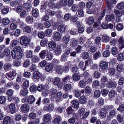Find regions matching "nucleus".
Segmentation results:
<instances>
[{
    "mask_svg": "<svg viewBox=\"0 0 124 124\" xmlns=\"http://www.w3.org/2000/svg\"><path fill=\"white\" fill-rule=\"evenodd\" d=\"M20 44L21 45L26 46L29 45L31 40L29 38L24 36H22L20 38Z\"/></svg>",
    "mask_w": 124,
    "mask_h": 124,
    "instance_id": "1",
    "label": "nucleus"
},
{
    "mask_svg": "<svg viewBox=\"0 0 124 124\" xmlns=\"http://www.w3.org/2000/svg\"><path fill=\"white\" fill-rule=\"evenodd\" d=\"M16 74V71L13 70L10 71L8 73H6V77L9 80H12L15 78Z\"/></svg>",
    "mask_w": 124,
    "mask_h": 124,
    "instance_id": "2",
    "label": "nucleus"
},
{
    "mask_svg": "<svg viewBox=\"0 0 124 124\" xmlns=\"http://www.w3.org/2000/svg\"><path fill=\"white\" fill-rule=\"evenodd\" d=\"M11 54L14 59H19L22 57V55L21 54L15 51H12Z\"/></svg>",
    "mask_w": 124,
    "mask_h": 124,
    "instance_id": "3",
    "label": "nucleus"
},
{
    "mask_svg": "<svg viewBox=\"0 0 124 124\" xmlns=\"http://www.w3.org/2000/svg\"><path fill=\"white\" fill-rule=\"evenodd\" d=\"M62 120V118L60 115H56L55 116L54 119L52 120V122L54 124H59Z\"/></svg>",
    "mask_w": 124,
    "mask_h": 124,
    "instance_id": "4",
    "label": "nucleus"
},
{
    "mask_svg": "<svg viewBox=\"0 0 124 124\" xmlns=\"http://www.w3.org/2000/svg\"><path fill=\"white\" fill-rule=\"evenodd\" d=\"M21 111L23 113H27L28 112L30 107L29 105L27 104H24L22 105L21 107Z\"/></svg>",
    "mask_w": 124,
    "mask_h": 124,
    "instance_id": "5",
    "label": "nucleus"
},
{
    "mask_svg": "<svg viewBox=\"0 0 124 124\" xmlns=\"http://www.w3.org/2000/svg\"><path fill=\"white\" fill-rule=\"evenodd\" d=\"M61 34L59 32H57L54 33L53 36V39L55 41H59L61 39Z\"/></svg>",
    "mask_w": 124,
    "mask_h": 124,
    "instance_id": "6",
    "label": "nucleus"
},
{
    "mask_svg": "<svg viewBox=\"0 0 124 124\" xmlns=\"http://www.w3.org/2000/svg\"><path fill=\"white\" fill-rule=\"evenodd\" d=\"M54 67V65L52 62H47L45 67V70L47 71H50L53 70Z\"/></svg>",
    "mask_w": 124,
    "mask_h": 124,
    "instance_id": "7",
    "label": "nucleus"
},
{
    "mask_svg": "<svg viewBox=\"0 0 124 124\" xmlns=\"http://www.w3.org/2000/svg\"><path fill=\"white\" fill-rule=\"evenodd\" d=\"M54 105L53 104H49L48 106H45L43 108L44 110L47 111H52L54 108Z\"/></svg>",
    "mask_w": 124,
    "mask_h": 124,
    "instance_id": "8",
    "label": "nucleus"
},
{
    "mask_svg": "<svg viewBox=\"0 0 124 124\" xmlns=\"http://www.w3.org/2000/svg\"><path fill=\"white\" fill-rule=\"evenodd\" d=\"M108 80L106 76H103L101 78V87H104L105 85V83L107 82L108 81Z\"/></svg>",
    "mask_w": 124,
    "mask_h": 124,
    "instance_id": "9",
    "label": "nucleus"
},
{
    "mask_svg": "<svg viewBox=\"0 0 124 124\" xmlns=\"http://www.w3.org/2000/svg\"><path fill=\"white\" fill-rule=\"evenodd\" d=\"M106 85L108 87L114 89L116 88L117 84L116 82L110 81L107 83Z\"/></svg>",
    "mask_w": 124,
    "mask_h": 124,
    "instance_id": "10",
    "label": "nucleus"
},
{
    "mask_svg": "<svg viewBox=\"0 0 124 124\" xmlns=\"http://www.w3.org/2000/svg\"><path fill=\"white\" fill-rule=\"evenodd\" d=\"M109 115L107 116V119L108 120H111V118L115 116L116 115V112L113 109L109 111Z\"/></svg>",
    "mask_w": 124,
    "mask_h": 124,
    "instance_id": "11",
    "label": "nucleus"
},
{
    "mask_svg": "<svg viewBox=\"0 0 124 124\" xmlns=\"http://www.w3.org/2000/svg\"><path fill=\"white\" fill-rule=\"evenodd\" d=\"M48 52V50L46 49L42 51L39 53L40 57L41 59H43Z\"/></svg>",
    "mask_w": 124,
    "mask_h": 124,
    "instance_id": "12",
    "label": "nucleus"
},
{
    "mask_svg": "<svg viewBox=\"0 0 124 124\" xmlns=\"http://www.w3.org/2000/svg\"><path fill=\"white\" fill-rule=\"evenodd\" d=\"M51 115L50 114H46L43 117L44 121L46 123H47L51 120Z\"/></svg>",
    "mask_w": 124,
    "mask_h": 124,
    "instance_id": "13",
    "label": "nucleus"
},
{
    "mask_svg": "<svg viewBox=\"0 0 124 124\" xmlns=\"http://www.w3.org/2000/svg\"><path fill=\"white\" fill-rule=\"evenodd\" d=\"M55 70L58 74H61L62 71V67L60 65H56L55 67Z\"/></svg>",
    "mask_w": 124,
    "mask_h": 124,
    "instance_id": "14",
    "label": "nucleus"
},
{
    "mask_svg": "<svg viewBox=\"0 0 124 124\" xmlns=\"http://www.w3.org/2000/svg\"><path fill=\"white\" fill-rule=\"evenodd\" d=\"M106 111L104 109H103V108L101 109L100 112L99 116L101 118H103L106 117Z\"/></svg>",
    "mask_w": 124,
    "mask_h": 124,
    "instance_id": "15",
    "label": "nucleus"
},
{
    "mask_svg": "<svg viewBox=\"0 0 124 124\" xmlns=\"http://www.w3.org/2000/svg\"><path fill=\"white\" fill-rule=\"evenodd\" d=\"M70 52V50H67L62 55L61 57V59L62 60V61H65L66 57Z\"/></svg>",
    "mask_w": 124,
    "mask_h": 124,
    "instance_id": "16",
    "label": "nucleus"
},
{
    "mask_svg": "<svg viewBox=\"0 0 124 124\" xmlns=\"http://www.w3.org/2000/svg\"><path fill=\"white\" fill-rule=\"evenodd\" d=\"M28 93V90L27 89L23 88L21 90L20 95L21 96H26Z\"/></svg>",
    "mask_w": 124,
    "mask_h": 124,
    "instance_id": "17",
    "label": "nucleus"
},
{
    "mask_svg": "<svg viewBox=\"0 0 124 124\" xmlns=\"http://www.w3.org/2000/svg\"><path fill=\"white\" fill-rule=\"evenodd\" d=\"M94 22V18L92 16H90L87 18L86 21V23L89 25H91L93 24Z\"/></svg>",
    "mask_w": 124,
    "mask_h": 124,
    "instance_id": "18",
    "label": "nucleus"
},
{
    "mask_svg": "<svg viewBox=\"0 0 124 124\" xmlns=\"http://www.w3.org/2000/svg\"><path fill=\"white\" fill-rule=\"evenodd\" d=\"M10 112L12 113H14L15 112L16 108L15 105L13 103H11L9 106Z\"/></svg>",
    "mask_w": 124,
    "mask_h": 124,
    "instance_id": "19",
    "label": "nucleus"
},
{
    "mask_svg": "<svg viewBox=\"0 0 124 124\" xmlns=\"http://www.w3.org/2000/svg\"><path fill=\"white\" fill-rule=\"evenodd\" d=\"M11 120V117L9 116L5 117L3 120L4 124H8L10 123Z\"/></svg>",
    "mask_w": 124,
    "mask_h": 124,
    "instance_id": "20",
    "label": "nucleus"
},
{
    "mask_svg": "<svg viewBox=\"0 0 124 124\" xmlns=\"http://www.w3.org/2000/svg\"><path fill=\"white\" fill-rule=\"evenodd\" d=\"M79 101L81 104H84L86 103L87 101L85 96L84 95L81 96L79 99Z\"/></svg>",
    "mask_w": 124,
    "mask_h": 124,
    "instance_id": "21",
    "label": "nucleus"
},
{
    "mask_svg": "<svg viewBox=\"0 0 124 124\" xmlns=\"http://www.w3.org/2000/svg\"><path fill=\"white\" fill-rule=\"evenodd\" d=\"M22 1L21 0H15V1L11 2L10 4L12 7H14L16 5H20Z\"/></svg>",
    "mask_w": 124,
    "mask_h": 124,
    "instance_id": "22",
    "label": "nucleus"
},
{
    "mask_svg": "<svg viewBox=\"0 0 124 124\" xmlns=\"http://www.w3.org/2000/svg\"><path fill=\"white\" fill-rule=\"evenodd\" d=\"M66 28L65 26L63 24H60L58 26V30L62 32H64Z\"/></svg>",
    "mask_w": 124,
    "mask_h": 124,
    "instance_id": "23",
    "label": "nucleus"
},
{
    "mask_svg": "<svg viewBox=\"0 0 124 124\" xmlns=\"http://www.w3.org/2000/svg\"><path fill=\"white\" fill-rule=\"evenodd\" d=\"M71 77L69 75H67L63 79L62 81L64 84H66L67 83L69 82L70 80Z\"/></svg>",
    "mask_w": 124,
    "mask_h": 124,
    "instance_id": "24",
    "label": "nucleus"
},
{
    "mask_svg": "<svg viewBox=\"0 0 124 124\" xmlns=\"http://www.w3.org/2000/svg\"><path fill=\"white\" fill-rule=\"evenodd\" d=\"M35 98L33 95H30L28 97V102L29 104H32L35 101Z\"/></svg>",
    "mask_w": 124,
    "mask_h": 124,
    "instance_id": "25",
    "label": "nucleus"
},
{
    "mask_svg": "<svg viewBox=\"0 0 124 124\" xmlns=\"http://www.w3.org/2000/svg\"><path fill=\"white\" fill-rule=\"evenodd\" d=\"M101 68L104 70L108 68L107 62H102L100 64Z\"/></svg>",
    "mask_w": 124,
    "mask_h": 124,
    "instance_id": "26",
    "label": "nucleus"
},
{
    "mask_svg": "<svg viewBox=\"0 0 124 124\" xmlns=\"http://www.w3.org/2000/svg\"><path fill=\"white\" fill-rule=\"evenodd\" d=\"M63 89L64 90L66 91L71 90L72 89L71 85L70 84H65Z\"/></svg>",
    "mask_w": 124,
    "mask_h": 124,
    "instance_id": "27",
    "label": "nucleus"
},
{
    "mask_svg": "<svg viewBox=\"0 0 124 124\" xmlns=\"http://www.w3.org/2000/svg\"><path fill=\"white\" fill-rule=\"evenodd\" d=\"M61 47L60 45H58L54 49V52L56 55H59L61 53L62 51L61 50Z\"/></svg>",
    "mask_w": 124,
    "mask_h": 124,
    "instance_id": "28",
    "label": "nucleus"
},
{
    "mask_svg": "<svg viewBox=\"0 0 124 124\" xmlns=\"http://www.w3.org/2000/svg\"><path fill=\"white\" fill-rule=\"evenodd\" d=\"M71 104L73 105L74 107L77 109L79 107V104L78 102L76 100H73L71 101Z\"/></svg>",
    "mask_w": 124,
    "mask_h": 124,
    "instance_id": "29",
    "label": "nucleus"
},
{
    "mask_svg": "<svg viewBox=\"0 0 124 124\" xmlns=\"http://www.w3.org/2000/svg\"><path fill=\"white\" fill-rule=\"evenodd\" d=\"M40 75L41 74L39 72L35 71L33 74V77L35 79H38L40 78Z\"/></svg>",
    "mask_w": 124,
    "mask_h": 124,
    "instance_id": "30",
    "label": "nucleus"
},
{
    "mask_svg": "<svg viewBox=\"0 0 124 124\" xmlns=\"http://www.w3.org/2000/svg\"><path fill=\"white\" fill-rule=\"evenodd\" d=\"M80 76L78 73L74 74L72 78L74 80L78 81L80 79Z\"/></svg>",
    "mask_w": 124,
    "mask_h": 124,
    "instance_id": "31",
    "label": "nucleus"
},
{
    "mask_svg": "<svg viewBox=\"0 0 124 124\" xmlns=\"http://www.w3.org/2000/svg\"><path fill=\"white\" fill-rule=\"evenodd\" d=\"M10 20L7 18H5L2 20V24L4 25H7L8 24L10 23Z\"/></svg>",
    "mask_w": 124,
    "mask_h": 124,
    "instance_id": "32",
    "label": "nucleus"
},
{
    "mask_svg": "<svg viewBox=\"0 0 124 124\" xmlns=\"http://www.w3.org/2000/svg\"><path fill=\"white\" fill-rule=\"evenodd\" d=\"M62 42L67 44L70 41V38L67 36H64L62 39Z\"/></svg>",
    "mask_w": 124,
    "mask_h": 124,
    "instance_id": "33",
    "label": "nucleus"
},
{
    "mask_svg": "<svg viewBox=\"0 0 124 124\" xmlns=\"http://www.w3.org/2000/svg\"><path fill=\"white\" fill-rule=\"evenodd\" d=\"M47 39L44 38L42 39L40 42V45L42 47L45 46L48 42Z\"/></svg>",
    "mask_w": 124,
    "mask_h": 124,
    "instance_id": "34",
    "label": "nucleus"
},
{
    "mask_svg": "<svg viewBox=\"0 0 124 124\" xmlns=\"http://www.w3.org/2000/svg\"><path fill=\"white\" fill-rule=\"evenodd\" d=\"M106 20L107 22L110 21L114 19V15H107L106 16Z\"/></svg>",
    "mask_w": 124,
    "mask_h": 124,
    "instance_id": "35",
    "label": "nucleus"
},
{
    "mask_svg": "<svg viewBox=\"0 0 124 124\" xmlns=\"http://www.w3.org/2000/svg\"><path fill=\"white\" fill-rule=\"evenodd\" d=\"M48 46L52 48H54L56 46V43L54 41L49 42L48 44Z\"/></svg>",
    "mask_w": 124,
    "mask_h": 124,
    "instance_id": "36",
    "label": "nucleus"
},
{
    "mask_svg": "<svg viewBox=\"0 0 124 124\" xmlns=\"http://www.w3.org/2000/svg\"><path fill=\"white\" fill-rule=\"evenodd\" d=\"M86 83L84 81L81 80L79 82L78 85L80 87L84 88L86 86Z\"/></svg>",
    "mask_w": 124,
    "mask_h": 124,
    "instance_id": "37",
    "label": "nucleus"
},
{
    "mask_svg": "<svg viewBox=\"0 0 124 124\" xmlns=\"http://www.w3.org/2000/svg\"><path fill=\"white\" fill-rule=\"evenodd\" d=\"M74 111V110L72 109L71 107V106L68 107L66 109L67 114L68 116L70 115V114H72V112Z\"/></svg>",
    "mask_w": 124,
    "mask_h": 124,
    "instance_id": "38",
    "label": "nucleus"
},
{
    "mask_svg": "<svg viewBox=\"0 0 124 124\" xmlns=\"http://www.w3.org/2000/svg\"><path fill=\"white\" fill-rule=\"evenodd\" d=\"M10 51L8 48L5 49L3 52V54L5 56H9L10 54Z\"/></svg>",
    "mask_w": 124,
    "mask_h": 124,
    "instance_id": "39",
    "label": "nucleus"
},
{
    "mask_svg": "<svg viewBox=\"0 0 124 124\" xmlns=\"http://www.w3.org/2000/svg\"><path fill=\"white\" fill-rule=\"evenodd\" d=\"M88 63L85 62V65H84L83 64L84 62H80L79 64V67L81 68H82L84 67H85L83 69V70L84 71L86 68V66L88 65Z\"/></svg>",
    "mask_w": 124,
    "mask_h": 124,
    "instance_id": "40",
    "label": "nucleus"
},
{
    "mask_svg": "<svg viewBox=\"0 0 124 124\" xmlns=\"http://www.w3.org/2000/svg\"><path fill=\"white\" fill-rule=\"evenodd\" d=\"M22 6L23 8L26 10L29 9L31 8V5L30 3H24Z\"/></svg>",
    "mask_w": 124,
    "mask_h": 124,
    "instance_id": "41",
    "label": "nucleus"
},
{
    "mask_svg": "<svg viewBox=\"0 0 124 124\" xmlns=\"http://www.w3.org/2000/svg\"><path fill=\"white\" fill-rule=\"evenodd\" d=\"M26 21L27 22L30 23L33 22V17L32 16H28L26 18Z\"/></svg>",
    "mask_w": 124,
    "mask_h": 124,
    "instance_id": "42",
    "label": "nucleus"
},
{
    "mask_svg": "<svg viewBox=\"0 0 124 124\" xmlns=\"http://www.w3.org/2000/svg\"><path fill=\"white\" fill-rule=\"evenodd\" d=\"M102 39L103 42H108L109 40V36H107L103 35Z\"/></svg>",
    "mask_w": 124,
    "mask_h": 124,
    "instance_id": "43",
    "label": "nucleus"
},
{
    "mask_svg": "<svg viewBox=\"0 0 124 124\" xmlns=\"http://www.w3.org/2000/svg\"><path fill=\"white\" fill-rule=\"evenodd\" d=\"M117 7L118 9H122L124 8V3L123 2H121L117 5Z\"/></svg>",
    "mask_w": 124,
    "mask_h": 124,
    "instance_id": "44",
    "label": "nucleus"
},
{
    "mask_svg": "<svg viewBox=\"0 0 124 124\" xmlns=\"http://www.w3.org/2000/svg\"><path fill=\"white\" fill-rule=\"evenodd\" d=\"M108 74L110 76H113L114 75L115 70L113 68H111L108 70Z\"/></svg>",
    "mask_w": 124,
    "mask_h": 124,
    "instance_id": "45",
    "label": "nucleus"
},
{
    "mask_svg": "<svg viewBox=\"0 0 124 124\" xmlns=\"http://www.w3.org/2000/svg\"><path fill=\"white\" fill-rule=\"evenodd\" d=\"M32 15L35 17H37L38 15L39 14V13L38 12V10L37 9H32Z\"/></svg>",
    "mask_w": 124,
    "mask_h": 124,
    "instance_id": "46",
    "label": "nucleus"
},
{
    "mask_svg": "<svg viewBox=\"0 0 124 124\" xmlns=\"http://www.w3.org/2000/svg\"><path fill=\"white\" fill-rule=\"evenodd\" d=\"M124 28L123 24L121 23H119L117 24L116 27V29L119 31H121Z\"/></svg>",
    "mask_w": 124,
    "mask_h": 124,
    "instance_id": "47",
    "label": "nucleus"
},
{
    "mask_svg": "<svg viewBox=\"0 0 124 124\" xmlns=\"http://www.w3.org/2000/svg\"><path fill=\"white\" fill-rule=\"evenodd\" d=\"M105 10H103L98 18V21L100 23V21L102 19L105 15Z\"/></svg>",
    "mask_w": 124,
    "mask_h": 124,
    "instance_id": "48",
    "label": "nucleus"
},
{
    "mask_svg": "<svg viewBox=\"0 0 124 124\" xmlns=\"http://www.w3.org/2000/svg\"><path fill=\"white\" fill-rule=\"evenodd\" d=\"M6 100V97L4 96L0 97V104H3L5 103Z\"/></svg>",
    "mask_w": 124,
    "mask_h": 124,
    "instance_id": "49",
    "label": "nucleus"
},
{
    "mask_svg": "<svg viewBox=\"0 0 124 124\" xmlns=\"http://www.w3.org/2000/svg\"><path fill=\"white\" fill-rule=\"evenodd\" d=\"M13 49L14 50L12 51H15L19 53L21 52L22 51V49L19 46H16Z\"/></svg>",
    "mask_w": 124,
    "mask_h": 124,
    "instance_id": "50",
    "label": "nucleus"
},
{
    "mask_svg": "<svg viewBox=\"0 0 124 124\" xmlns=\"http://www.w3.org/2000/svg\"><path fill=\"white\" fill-rule=\"evenodd\" d=\"M100 94L101 92L100 91L98 90H95L94 93V97L97 98H98L100 96Z\"/></svg>",
    "mask_w": 124,
    "mask_h": 124,
    "instance_id": "51",
    "label": "nucleus"
},
{
    "mask_svg": "<svg viewBox=\"0 0 124 124\" xmlns=\"http://www.w3.org/2000/svg\"><path fill=\"white\" fill-rule=\"evenodd\" d=\"M114 13L117 17H120L122 15V14L121 11L117 10H115Z\"/></svg>",
    "mask_w": 124,
    "mask_h": 124,
    "instance_id": "52",
    "label": "nucleus"
},
{
    "mask_svg": "<svg viewBox=\"0 0 124 124\" xmlns=\"http://www.w3.org/2000/svg\"><path fill=\"white\" fill-rule=\"evenodd\" d=\"M117 120L119 123H121L123 122V118L120 114H118L117 116Z\"/></svg>",
    "mask_w": 124,
    "mask_h": 124,
    "instance_id": "53",
    "label": "nucleus"
},
{
    "mask_svg": "<svg viewBox=\"0 0 124 124\" xmlns=\"http://www.w3.org/2000/svg\"><path fill=\"white\" fill-rule=\"evenodd\" d=\"M85 112V109L83 108H81L79 109L78 111V114L80 116L83 115Z\"/></svg>",
    "mask_w": 124,
    "mask_h": 124,
    "instance_id": "54",
    "label": "nucleus"
},
{
    "mask_svg": "<svg viewBox=\"0 0 124 124\" xmlns=\"http://www.w3.org/2000/svg\"><path fill=\"white\" fill-rule=\"evenodd\" d=\"M29 82L27 80H25L24 82L23 87V88L27 89L29 86Z\"/></svg>",
    "mask_w": 124,
    "mask_h": 124,
    "instance_id": "55",
    "label": "nucleus"
},
{
    "mask_svg": "<svg viewBox=\"0 0 124 124\" xmlns=\"http://www.w3.org/2000/svg\"><path fill=\"white\" fill-rule=\"evenodd\" d=\"M62 96V93H58L56 95V100L57 102H58L60 101L61 98Z\"/></svg>",
    "mask_w": 124,
    "mask_h": 124,
    "instance_id": "56",
    "label": "nucleus"
},
{
    "mask_svg": "<svg viewBox=\"0 0 124 124\" xmlns=\"http://www.w3.org/2000/svg\"><path fill=\"white\" fill-rule=\"evenodd\" d=\"M60 82V78H59L56 77L54 78V85H57Z\"/></svg>",
    "mask_w": 124,
    "mask_h": 124,
    "instance_id": "57",
    "label": "nucleus"
},
{
    "mask_svg": "<svg viewBox=\"0 0 124 124\" xmlns=\"http://www.w3.org/2000/svg\"><path fill=\"white\" fill-rule=\"evenodd\" d=\"M101 92L102 95L104 96H106L108 93V91L104 89L101 90Z\"/></svg>",
    "mask_w": 124,
    "mask_h": 124,
    "instance_id": "58",
    "label": "nucleus"
},
{
    "mask_svg": "<svg viewBox=\"0 0 124 124\" xmlns=\"http://www.w3.org/2000/svg\"><path fill=\"white\" fill-rule=\"evenodd\" d=\"M11 66V65L9 63H6L4 66V69L5 70L7 71L10 68Z\"/></svg>",
    "mask_w": 124,
    "mask_h": 124,
    "instance_id": "59",
    "label": "nucleus"
},
{
    "mask_svg": "<svg viewBox=\"0 0 124 124\" xmlns=\"http://www.w3.org/2000/svg\"><path fill=\"white\" fill-rule=\"evenodd\" d=\"M71 17V16L70 14L68 13L65 14L64 16V18L65 20L68 21Z\"/></svg>",
    "mask_w": 124,
    "mask_h": 124,
    "instance_id": "60",
    "label": "nucleus"
},
{
    "mask_svg": "<svg viewBox=\"0 0 124 124\" xmlns=\"http://www.w3.org/2000/svg\"><path fill=\"white\" fill-rule=\"evenodd\" d=\"M16 24L12 21V23L10 25V29L13 30H15L17 28Z\"/></svg>",
    "mask_w": 124,
    "mask_h": 124,
    "instance_id": "61",
    "label": "nucleus"
},
{
    "mask_svg": "<svg viewBox=\"0 0 124 124\" xmlns=\"http://www.w3.org/2000/svg\"><path fill=\"white\" fill-rule=\"evenodd\" d=\"M124 69V67L123 65L120 63L117 65V70L118 71H121Z\"/></svg>",
    "mask_w": 124,
    "mask_h": 124,
    "instance_id": "62",
    "label": "nucleus"
},
{
    "mask_svg": "<svg viewBox=\"0 0 124 124\" xmlns=\"http://www.w3.org/2000/svg\"><path fill=\"white\" fill-rule=\"evenodd\" d=\"M74 94L75 96L77 97H79L81 95L78 90L75 89L74 90Z\"/></svg>",
    "mask_w": 124,
    "mask_h": 124,
    "instance_id": "63",
    "label": "nucleus"
},
{
    "mask_svg": "<svg viewBox=\"0 0 124 124\" xmlns=\"http://www.w3.org/2000/svg\"><path fill=\"white\" fill-rule=\"evenodd\" d=\"M30 90L31 92L35 91L37 90V86L35 85H33L30 86Z\"/></svg>",
    "mask_w": 124,
    "mask_h": 124,
    "instance_id": "64",
    "label": "nucleus"
}]
</instances>
